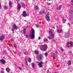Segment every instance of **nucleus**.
<instances>
[{
    "mask_svg": "<svg viewBox=\"0 0 73 73\" xmlns=\"http://www.w3.org/2000/svg\"><path fill=\"white\" fill-rule=\"evenodd\" d=\"M29 36L31 39H33L35 38V30L32 29L31 33L30 34Z\"/></svg>",
    "mask_w": 73,
    "mask_h": 73,
    "instance_id": "1",
    "label": "nucleus"
},
{
    "mask_svg": "<svg viewBox=\"0 0 73 73\" xmlns=\"http://www.w3.org/2000/svg\"><path fill=\"white\" fill-rule=\"evenodd\" d=\"M40 50L45 52L47 49V45L45 44L44 45H41L40 46Z\"/></svg>",
    "mask_w": 73,
    "mask_h": 73,
    "instance_id": "2",
    "label": "nucleus"
},
{
    "mask_svg": "<svg viewBox=\"0 0 73 73\" xmlns=\"http://www.w3.org/2000/svg\"><path fill=\"white\" fill-rule=\"evenodd\" d=\"M69 12L70 13V20H73V14L72 13V12H73V10H71L70 11H69Z\"/></svg>",
    "mask_w": 73,
    "mask_h": 73,
    "instance_id": "3",
    "label": "nucleus"
},
{
    "mask_svg": "<svg viewBox=\"0 0 73 73\" xmlns=\"http://www.w3.org/2000/svg\"><path fill=\"white\" fill-rule=\"evenodd\" d=\"M37 60L40 61L42 58V55L40 54L37 56L36 57Z\"/></svg>",
    "mask_w": 73,
    "mask_h": 73,
    "instance_id": "4",
    "label": "nucleus"
},
{
    "mask_svg": "<svg viewBox=\"0 0 73 73\" xmlns=\"http://www.w3.org/2000/svg\"><path fill=\"white\" fill-rule=\"evenodd\" d=\"M49 12H48V14L46 15V20L48 22L50 21V17L49 16Z\"/></svg>",
    "mask_w": 73,
    "mask_h": 73,
    "instance_id": "5",
    "label": "nucleus"
},
{
    "mask_svg": "<svg viewBox=\"0 0 73 73\" xmlns=\"http://www.w3.org/2000/svg\"><path fill=\"white\" fill-rule=\"evenodd\" d=\"M49 36H48L47 37L50 40H52V38H53L54 37V35L52 34H49Z\"/></svg>",
    "mask_w": 73,
    "mask_h": 73,
    "instance_id": "6",
    "label": "nucleus"
},
{
    "mask_svg": "<svg viewBox=\"0 0 73 73\" xmlns=\"http://www.w3.org/2000/svg\"><path fill=\"white\" fill-rule=\"evenodd\" d=\"M12 28L11 29L12 31H13L14 29H17V26H16V25L14 24L12 26Z\"/></svg>",
    "mask_w": 73,
    "mask_h": 73,
    "instance_id": "7",
    "label": "nucleus"
},
{
    "mask_svg": "<svg viewBox=\"0 0 73 73\" xmlns=\"http://www.w3.org/2000/svg\"><path fill=\"white\" fill-rule=\"evenodd\" d=\"M70 44V47H73V42H70V43L69 42H68L67 43V45L68 47H69V45Z\"/></svg>",
    "mask_w": 73,
    "mask_h": 73,
    "instance_id": "8",
    "label": "nucleus"
},
{
    "mask_svg": "<svg viewBox=\"0 0 73 73\" xmlns=\"http://www.w3.org/2000/svg\"><path fill=\"white\" fill-rule=\"evenodd\" d=\"M69 35L68 33H66L64 34V37L65 38H67L69 37Z\"/></svg>",
    "mask_w": 73,
    "mask_h": 73,
    "instance_id": "9",
    "label": "nucleus"
},
{
    "mask_svg": "<svg viewBox=\"0 0 73 73\" xmlns=\"http://www.w3.org/2000/svg\"><path fill=\"white\" fill-rule=\"evenodd\" d=\"M43 64V62H41L38 64V65L39 66L40 68H41V67H42V64Z\"/></svg>",
    "mask_w": 73,
    "mask_h": 73,
    "instance_id": "10",
    "label": "nucleus"
},
{
    "mask_svg": "<svg viewBox=\"0 0 73 73\" xmlns=\"http://www.w3.org/2000/svg\"><path fill=\"white\" fill-rule=\"evenodd\" d=\"M5 36L4 35H2L0 36V40L1 41H3V39H4Z\"/></svg>",
    "mask_w": 73,
    "mask_h": 73,
    "instance_id": "11",
    "label": "nucleus"
},
{
    "mask_svg": "<svg viewBox=\"0 0 73 73\" xmlns=\"http://www.w3.org/2000/svg\"><path fill=\"white\" fill-rule=\"evenodd\" d=\"M62 7V5H60L58 6L56 8V10H58L60 11V10H61V8Z\"/></svg>",
    "mask_w": 73,
    "mask_h": 73,
    "instance_id": "12",
    "label": "nucleus"
},
{
    "mask_svg": "<svg viewBox=\"0 0 73 73\" xmlns=\"http://www.w3.org/2000/svg\"><path fill=\"white\" fill-rule=\"evenodd\" d=\"M0 61L1 62V64H5V62H6L3 59L1 60Z\"/></svg>",
    "mask_w": 73,
    "mask_h": 73,
    "instance_id": "13",
    "label": "nucleus"
},
{
    "mask_svg": "<svg viewBox=\"0 0 73 73\" xmlns=\"http://www.w3.org/2000/svg\"><path fill=\"white\" fill-rule=\"evenodd\" d=\"M22 15L23 17H26V16H27V14L26 13V11H23Z\"/></svg>",
    "mask_w": 73,
    "mask_h": 73,
    "instance_id": "14",
    "label": "nucleus"
},
{
    "mask_svg": "<svg viewBox=\"0 0 73 73\" xmlns=\"http://www.w3.org/2000/svg\"><path fill=\"white\" fill-rule=\"evenodd\" d=\"M18 8L17 9L19 11H20V9L21 8V6L18 3Z\"/></svg>",
    "mask_w": 73,
    "mask_h": 73,
    "instance_id": "15",
    "label": "nucleus"
},
{
    "mask_svg": "<svg viewBox=\"0 0 73 73\" xmlns=\"http://www.w3.org/2000/svg\"><path fill=\"white\" fill-rule=\"evenodd\" d=\"M54 30L53 29L50 30L49 32V34H53V32H54Z\"/></svg>",
    "mask_w": 73,
    "mask_h": 73,
    "instance_id": "16",
    "label": "nucleus"
},
{
    "mask_svg": "<svg viewBox=\"0 0 73 73\" xmlns=\"http://www.w3.org/2000/svg\"><path fill=\"white\" fill-rule=\"evenodd\" d=\"M71 61L70 60H69L68 63L67 64L68 65V66H70V65H71Z\"/></svg>",
    "mask_w": 73,
    "mask_h": 73,
    "instance_id": "17",
    "label": "nucleus"
},
{
    "mask_svg": "<svg viewBox=\"0 0 73 73\" xmlns=\"http://www.w3.org/2000/svg\"><path fill=\"white\" fill-rule=\"evenodd\" d=\"M6 70L8 73H9L10 71V69L8 68H7L6 69Z\"/></svg>",
    "mask_w": 73,
    "mask_h": 73,
    "instance_id": "18",
    "label": "nucleus"
},
{
    "mask_svg": "<svg viewBox=\"0 0 73 73\" xmlns=\"http://www.w3.org/2000/svg\"><path fill=\"white\" fill-rule=\"evenodd\" d=\"M57 32L59 33H61V32H62V30H58Z\"/></svg>",
    "mask_w": 73,
    "mask_h": 73,
    "instance_id": "19",
    "label": "nucleus"
},
{
    "mask_svg": "<svg viewBox=\"0 0 73 73\" xmlns=\"http://www.w3.org/2000/svg\"><path fill=\"white\" fill-rule=\"evenodd\" d=\"M12 2H9V4L10 8H12Z\"/></svg>",
    "mask_w": 73,
    "mask_h": 73,
    "instance_id": "20",
    "label": "nucleus"
},
{
    "mask_svg": "<svg viewBox=\"0 0 73 73\" xmlns=\"http://www.w3.org/2000/svg\"><path fill=\"white\" fill-rule=\"evenodd\" d=\"M35 63H31V65L33 68H35Z\"/></svg>",
    "mask_w": 73,
    "mask_h": 73,
    "instance_id": "21",
    "label": "nucleus"
},
{
    "mask_svg": "<svg viewBox=\"0 0 73 73\" xmlns=\"http://www.w3.org/2000/svg\"><path fill=\"white\" fill-rule=\"evenodd\" d=\"M35 9H36V10H39V8H38V7L35 6Z\"/></svg>",
    "mask_w": 73,
    "mask_h": 73,
    "instance_id": "22",
    "label": "nucleus"
},
{
    "mask_svg": "<svg viewBox=\"0 0 73 73\" xmlns=\"http://www.w3.org/2000/svg\"><path fill=\"white\" fill-rule=\"evenodd\" d=\"M34 52L36 54H38V51L37 50H35Z\"/></svg>",
    "mask_w": 73,
    "mask_h": 73,
    "instance_id": "23",
    "label": "nucleus"
},
{
    "mask_svg": "<svg viewBox=\"0 0 73 73\" xmlns=\"http://www.w3.org/2000/svg\"><path fill=\"white\" fill-rule=\"evenodd\" d=\"M66 19H65L64 18H63L62 19V22L63 23H65V22H66Z\"/></svg>",
    "mask_w": 73,
    "mask_h": 73,
    "instance_id": "24",
    "label": "nucleus"
},
{
    "mask_svg": "<svg viewBox=\"0 0 73 73\" xmlns=\"http://www.w3.org/2000/svg\"><path fill=\"white\" fill-rule=\"evenodd\" d=\"M42 13L43 14H46V12H45V10L43 9L42 10Z\"/></svg>",
    "mask_w": 73,
    "mask_h": 73,
    "instance_id": "25",
    "label": "nucleus"
},
{
    "mask_svg": "<svg viewBox=\"0 0 73 73\" xmlns=\"http://www.w3.org/2000/svg\"><path fill=\"white\" fill-rule=\"evenodd\" d=\"M28 62H31V61H32V60H31V59L30 58H28Z\"/></svg>",
    "mask_w": 73,
    "mask_h": 73,
    "instance_id": "26",
    "label": "nucleus"
},
{
    "mask_svg": "<svg viewBox=\"0 0 73 73\" xmlns=\"http://www.w3.org/2000/svg\"><path fill=\"white\" fill-rule=\"evenodd\" d=\"M44 42H46L48 41V39L46 38H45L44 39Z\"/></svg>",
    "mask_w": 73,
    "mask_h": 73,
    "instance_id": "27",
    "label": "nucleus"
},
{
    "mask_svg": "<svg viewBox=\"0 0 73 73\" xmlns=\"http://www.w3.org/2000/svg\"><path fill=\"white\" fill-rule=\"evenodd\" d=\"M21 5L22 7H23V8H24L25 7V4L24 3H22Z\"/></svg>",
    "mask_w": 73,
    "mask_h": 73,
    "instance_id": "28",
    "label": "nucleus"
},
{
    "mask_svg": "<svg viewBox=\"0 0 73 73\" xmlns=\"http://www.w3.org/2000/svg\"><path fill=\"white\" fill-rule=\"evenodd\" d=\"M46 4L48 5H51V4H52L51 3H48V2H46Z\"/></svg>",
    "mask_w": 73,
    "mask_h": 73,
    "instance_id": "29",
    "label": "nucleus"
},
{
    "mask_svg": "<svg viewBox=\"0 0 73 73\" xmlns=\"http://www.w3.org/2000/svg\"><path fill=\"white\" fill-rule=\"evenodd\" d=\"M3 54H6L7 53V52H6V51H3Z\"/></svg>",
    "mask_w": 73,
    "mask_h": 73,
    "instance_id": "30",
    "label": "nucleus"
},
{
    "mask_svg": "<svg viewBox=\"0 0 73 73\" xmlns=\"http://www.w3.org/2000/svg\"><path fill=\"white\" fill-rule=\"evenodd\" d=\"M54 54H57V53H58V52L56 50L55 52L54 53Z\"/></svg>",
    "mask_w": 73,
    "mask_h": 73,
    "instance_id": "31",
    "label": "nucleus"
},
{
    "mask_svg": "<svg viewBox=\"0 0 73 73\" xmlns=\"http://www.w3.org/2000/svg\"><path fill=\"white\" fill-rule=\"evenodd\" d=\"M25 64L27 65H28V60H25Z\"/></svg>",
    "mask_w": 73,
    "mask_h": 73,
    "instance_id": "32",
    "label": "nucleus"
},
{
    "mask_svg": "<svg viewBox=\"0 0 73 73\" xmlns=\"http://www.w3.org/2000/svg\"><path fill=\"white\" fill-rule=\"evenodd\" d=\"M26 31V29H25L23 30V33H24L25 34V32Z\"/></svg>",
    "mask_w": 73,
    "mask_h": 73,
    "instance_id": "33",
    "label": "nucleus"
},
{
    "mask_svg": "<svg viewBox=\"0 0 73 73\" xmlns=\"http://www.w3.org/2000/svg\"><path fill=\"white\" fill-rule=\"evenodd\" d=\"M28 54V52H24V54L25 55H27V54Z\"/></svg>",
    "mask_w": 73,
    "mask_h": 73,
    "instance_id": "34",
    "label": "nucleus"
},
{
    "mask_svg": "<svg viewBox=\"0 0 73 73\" xmlns=\"http://www.w3.org/2000/svg\"><path fill=\"white\" fill-rule=\"evenodd\" d=\"M51 56L52 57H54V54H53L51 55Z\"/></svg>",
    "mask_w": 73,
    "mask_h": 73,
    "instance_id": "35",
    "label": "nucleus"
},
{
    "mask_svg": "<svg viewBox=\"0 0 73 73\" xmlns=\"http://www.w3.org/2000/svg\"><path fill=\"white\" fill-rule=\"evenodd\" d=\"M4 7L5 9H8V7H7L6 6H5Z\"/></svg>",
    "mask_w": 73,
    "mask_h": 73,
    "instance_id": "36",
    "label": "nucleus"
},
{
    "mask_svg": "<svg viewBox=\"0 0 73 73\" xmlns=\"http://www.w3.org/2000/svg\"><path fill=\"white\" fill-rule=\"evenodd\" d=\"M44 55L45 56H48V53L46 52L44 54Z\"/></svg>",
    "mask_w": 73,
    "mask_h": 73,
    "instance_id": "37",
    "label": "nucleus"
},
{
    "mask_svg": "<svg viewBox=\"0 0 73 73\" xmlns=\"http://www.w3.org/2000/svg\"><path fill=\"white\" fill-rule=\"evenodd\" d=\"M71 4L73 6V0H71Z\"/></svg>",
    "mask_w": 73,
    "mask_h": 73,
    "instance_id": "38",
    "label": "nucleus"
},
{
    "mask_svg": "<svg viewBox=\"0 0 73 73\" xmlns=\"http://www.w3.org/2000/svg\"><path fill=\"white\" fill-rule=\"evenodd\" d=\"M1 9V2H0V9Z\"/></svg>",
    "mask_w": 73,
    "mask_h": 73,
    "instance_id": "39",
    "label": "nucleus"
},
{
    "mask_svg": "<svg viewBox=\"0 0 73 73\" xmlns=\"http://www.w3.org/2000/svg\"><path fill=\"white\" fill-rule=\"evenodd\" d=\"M14 48H16L17 47L16 46V44H14Z\"/></svg>",
    "mask_w": 73,
    "mask_h": 73,
    "instance_id": "40",
    "label": "nucleus"
},
{
    "mask_svg": "<svg viewBox=\"0 0 73 73\" xmlns=\"http://www.w3.org/2000/svg\"><path fill=\"white\" fill-rule=\"evenodd\" d=\"M26 38H28L29 37V36H28V35H26Z\"/></svg>",
    "mask_w": 73,
    "mask_h": 73,
    "instance_id": "41",
    "label": "nucleus"
},
{
    "mask_svg": "<svg viewBox=\"0 0 73 73\" xmlns=\"http://www.w3.org/2000/svg\"><path fill=\"white\" fill-rule=\"evenodd\" d=\"M19 68V69H20V70H21L22 69V68H21V67H18Z\"/></svg>",
    "mask_w": 73,
    "mask_h": 73,
    "instance_id": "42",
    "label": "nucleus"
},
{
    "mask_svg": "<svg viewBox=\"0 0 73 73\" xmlns=\"http://www.w3.org/2000/svg\"><path fill=\"white\" fill-rule=\"evenodd\" d=\"M1 73H4V71H3V70H1Z\"/></svg>",
    "mask_w": 73,
    "mask_h": 73,
    "instance_id": "43",
    "label": "nucleus"
},
{
    "mask_svg": "<svg viewBox=\"0 0 73 73\" xmlns=\"http://www.w3.org/2000/svg\"><path fill=\"white\" fill-rule=\"evenodd\" d=\"M60 49L62 50V52H63L64 51V50L63 49V48H61Z\"/></svg>",
    "mask_w": 73,
    "mask_h": 73,
    "instance_id": "44",
    "label": "nucleus"
},
{
    "mask_svg": "<svg viewBox=\"0 0 73 73\" xmlns=\"http://www.w3.org/2000/svg\"><path fill=\"white\" fill-rule=\"evenodd\" d=\"M36 26L37 28H38V27H39L38 26V25H36Z\"/></svg>",
    "mask_w": 73,
    "mask_h": 73,
    "instance_id": "45",
    "label": "nucleus"
},
{
    "mask_svg": "<svg viewBox=\"0 0 73 73\" xmlns=\"http://www.w3.org/2000/svg\"><path fill=\"white\" fill-rule=\"evenodd\" d=\"M60 27V26H57V28L58 29H60V27Z\"/></svg>",
    "mask_w": 73,
    "mask_h": 73,
    "instance_id": "46",
    "label": "nucleus"
},
{
    "mask_svg": "<svg viewBox=\"0 0 73 73\" xmlns=\"http://www.w3.org/2000/svg\"><path fill=\"white\" fill-rule=\"evenodd\" d=\"M69 53H72V52L71 51H69Z\"/></svg>",
    "mask_w": 73,
    "mask_h": 73,
    "instance_id": "47",
    "label": "nucleus"
},
{
    "mask_svg": "<svg viewBox=\"0 0 73 73\" xmlns=\"http://www.w3.org/2000/svg\"><path fill=\"white\" fill-rule=\"evenodd\" d=\"M17 3L20 2V0H16Z\"/></svg>",
    "mask_w": 73,
    "mask_h": 73,
    "instance_id": "48",
    "label": "nucleus"
},
{
    "mask_svg": "<svg viewBox=\"0 0 73 73\" xmlns=\"http://www.w3.org/2000/svg\"><path fill=\"white\" fill-rule=\"evenodd\" d=\"M39 13H40V15H42V13H41V11L39 12Z\"/></svg>",
    "mask_w": 73,
    "mask_h": 73,
    "instance_id": "49",
    "label": "nucleus"
},
{
    "mask_svg": "<svg viewBox=\"0 0 73 73\" xmlns=\"http://www.w3.org/2000/svg\"><path fill=\"white\" fill-rule=\"evenodd\" d=\"M38 40H40V39H41V38L40 37H38Z\"/></svg>",
    "mask_w": 73,
    "mask_h": 73,
    "instance_id": "50",
    "label": "nucleus"
},
{
    "mask_svg": "<svg viewBox=\"0 0 73 73\" xmlns=\"http://www.w3.org/2000/svg\"><path fill=\"white\" fill-rule=\"evenodd\" d=\"M47 73H49V70H48L47 71Z\"/></svg>",
    "mask_w": 73,
    "mask_h": 73,
    "instance_id": "51",
    "label": "nucleus"
},
{
    "mask_svg": "<svg viewBox=\"0 0 73 73\" xmlns=\"http://www.w3.org/2000/svg\"><path fill=\"white\" fill-rule=\"evenodd\" d=\"M36 62L37 63V64H38V63H39V62L38 61Z\"/></svg>",
    "mask_w": 73,
    "mask_h": 73,
    "instance_id": "52",
    "label": "nucleus"
},
{
    "mask_svg": "<svg viewBox=\"0 0 73 73\" xmlns=\"http://www.w3.org/2000/svg\"><path fill=\"white\" fill-rule=\"evenodd\" d=\"M18 54H19V56H20V55H21L19 53H18Z\"/></svg>",
    "mask_w": 73,
    "mask_h": 73,
    "instance_id": "53",
    "label": "nucleus"
},
{
    "mask_svg": "<svg viewBox=\"0 0 73 73\" xmlns=\"http://www.w3.org/2000/svg\"><path fill=\"white\" fill-rule=\"evenodd\" d=\"M12 32H13V33H15L14 32V30H13V31H12Z\"/></svg>",
    "mask_w": 73,
    "mask_h": 73,
    "instance_id": "54",
    "label": "nucleus"
},
{
    "mask_svg": "<svg viewBox=\"0 0 73 73\" xmlns=\"http://www.w3.org/2000/svg\"><path fill=\"white\" fill-rule=\"evenodd\" d=\"M68 25H70V23H68Z\"/></svg>",
    "mask_w": 73,
    "mask_h": 73,
    "instance_id": "55",
    "label": "nucleus"
},
{
    "mask_svg": "<svg viewBox=\"0 0 73 73\" xmlns=\"http://www.w3.org/2000/svg\"><path fill=\"white\" fill-rule=\"evenodd\" d=\"M53 28H54V29H55V27H53Z\"/></svg>",
    "mask_w": 73,
    "mask_h": 73,
    "instance_id": "56",
    "label": "nucleus"
},
{
    "mask_svg": "<svg viewBox=\"0 0 73 73\" xmlns=\"http://www.w3.org/2000/svg\"><path fill=\"white\" fill-rule=\"evenodd\" d=\"M54 73H57V72H55Z\"/></svg>",
    "mask_w": 73,
    "mask_h": 73,
    "instance_id": "57",
    "label": "nucleus"
},
{
    "mask_svg": "<svg viewBox=\"0 0 73 73\" xmlns=\"http://www.w3.org/2000/svg\"><path fill=\"white\" fill-rule=\"evenodd\" d=\"M13 39L11 40V41H13Z\"/></svg>",
    "mask_w": 73,
    "mask_h": 73,
    "instance_id": "58",
    "label": "nucleus"
},
{
    "mask_svg": "<svg viewBox=\"0 0 73 73\" xmlns=\"http://www.w3.org/2000/svg\"><path fill=\"white\" fill-rule=\"evenodd\" d=\"M49 1H51V0H49Z\"/></svg>",
    "mask_w": 73,
    "mask_h": 73,
    "instance_id": "59",
    "label": "nucleus"
},
{
    "mask_svg": "<svg viewBox=\"0 0 73 73\" xmlns=\"http://www.w3.org/2000/svg\"><path fill=\"white\" fill-rule=\"evenodd\" d=\"M33 0V1H34V0Z\"/></svg>",
    "mask_w": 73,
    "mask_h": 73,
    "instance_id": "60",
    "label": "nucleus"
}]
</instances>
